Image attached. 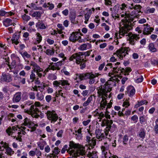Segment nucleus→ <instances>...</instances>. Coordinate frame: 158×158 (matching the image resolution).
Listing matches in <instances>:
<instances>
[{"mask_svg":"<svg viewBox=\"0 0 158 158\" xmlns=\"http://www.w3.org/2000/svg\"><path fill=\"white\" fill-rule=\"evenodd\" d=\"M60 80L55 81L53 82V84L55 87H58L59 86V85H61Z\"/></svg>","mask_w":158,"mask_h":158,"instance_id":"53","label":"nucleus"},{"mask_svg":"<svg viewBox=\"0 0 158 158\" xmlns=\"http://www.w3.org/2000/svg\"><path fill=\"white\" fill-rule=\"evenodd\" d=\"M48 78L52 80H55L57 79V76L55 74H50L48 75Z\"/></svg>","mask_w":158,"mask_h":158,"instance_id":"48","label":"nucleus"},{"mask_svg":"<svg viewBox=\"0 0 158 158\" xmlns=\"http://www.w3.org/2000/svg\"><path fill=\"white\" fill-rule=\"evenodd\" d=\"M45 114L47 118L51 121V123H54L58 119V116L54 110H48Z\"/></svg>","mask_w":158,"mask_h":158,"instance_id":"10","label":"nucleus"},{"mask_svg":"<svg viewBox=\"0 0 158 158\" xmlns=\"http://www.w3.org/2000/svg\"><path fill=\"white\" fill-rule=\"evenodd\" d=\"M95 116H96L98 117V119H99V122L101 121L102 118L105 117V114L103 113L102 112H97L96 113Z\"/></svg>","mask_w":158,"mask_h":158,"instance_id":"39","label":"nucleus"},{"mask_svg":"<svg viewBox=\"0 0 158 158\" xmlns=\"http://www.w3.org/2000/svg\"><path fill=\"white\" fill-rule=\"evenodd\" d=\"M138 117L136 115H135L132 116L131 119L135 123L137 122L138 120Z\"/></svg>","mask_w":158,"mask_h":158,"instance_id":"56","label":"nucleus"},{"mask_svg":"<svg viewBox=\"0 0 158 158\" xmlns=\"http://www.w3.org/2000/svg\"><path fill=\"white\" fill-rule=\"evenodd\" d=\"M92 14V11L91 9H89L88 12L85 15V23H87V22L88 21L90 17V15Z\"/></svg>","mask_w":158,"mask_h":158,"instance_id":"27","label":"nucleus"},{"mask_svg":"<svg viewBox=\"0 0 158 158\" xmlns=\"http://www.w3.org/2000/svg\"><path fill=\"white\" fill-rule=\"evenodd\" d=\"M119 81V80L118 79V78L116 76H114V77H111L110 78V80L107 81L105 84H106V82L108 81H110L111 82V85L112 86V88L113 82L115 83L116 82H118Z\"/></svg>","mask_w":158,"mask_h":158,"instance_id":"28","label":"nucleus"},{"mask_svg":"<svg viewBox=\"0 0 158 158\" xmlns=\"http://www.w3.org/2000/svg\"><path fill=\"white\" fill-rule=\"evenodd\" d=\"M145 132L144 129H143L141 130L139 134V136L143 139L145 137Z\"/></svg>","mask_w":158,"mask_h":158,"instance_id":"43","label":"nucleus"},{"mask_svg":"<svg viewBox=\"0 0 158 158\" xmlns=\"http://www.w3.org/2000/svg\"><path fill=\"white\" fill-rule=\"evenodd\" d=\"M85 52H79L76 53L72 55L69 58V60L70 61H73L75 59V62L77 64L79 65L81 69H83L86 67V63L87 60L85 57L83 58L82 56H85Z\"/></svg>","mask_w":158,"mask_h":158,"instance_id":"4","label":"nucleus"},{"mask_svg":"<svg viewBox=\"0 0 158 158\" xmlns=\"http://www.w3.org/2000/svg\"><path fill=\"white\" fill-rule=\"evenodd\" d=\"M34 123L32 122L30 119L27 118H25L24 120V122L22 124V125L28 126L30 127L34 125Z\"/></svg>","mask_w":158,"mask_h":158,"instance_id":"21","label":"nucleus"},{"mask_svg":"<svg viewBox=\"0 0 158 158\" xmlns=\"http://www.w3.org/2000/svg\"><path fill=\"white\" fill-rule=\"evenodd\" d=\"M43 6L45 8L48 7L49 9L50 10L53 9L54 7V5L53 4L50 3V2L48 3L47 4L45 3H44Z\"/></svg>","mask_w":158,"mask_h":158,"instance_id":"41","label":"nucleus"},{"mask_svg":"<svg viewBox=\"0 0 158 158\" xmlns=\"http://www.w3.org/2000/svg\"><path fill=\"white\" fill-rule=\"evenodd\" d=\"M38 77V76L36 77L35 74L33 73H32L30 76V78L31 79L33 80H35L36 81H38L39 79Z\"/></svg>","mask_w":158,"mask_h":158,"instance_id":"50","label":"nucleus"},{"mask_svg":"<svg viewBox=\"0 0 158 158\" xmlns=\"http://www.w3.org/2000/svg\"><path fill=\"white\" fill-rule=\"evenodd\" d=\"M84 155L87 156L89 158H98L96 153L94 152H89L87 153L85 152V154Z\"/></svg>","mask_w":158,"mask_h":158,"instance_id":"24","label":"nucleus"},{"mask_svg":"<svg viewBox=\"0 0 158 158\" xmlns=\"http://www.w3.org/2000/svg\"><path fill=\"white\" fill-rule=\"evenodd\" d=\"M6 153L10 156H11L14 152L12 149L9 147L6 149Z\"/></svg>","mask_w":158,"mask_h":158,"instance_id":"45","label":"nucleus"},{"mask_svg":"<svg viewBox=\"0 0 158 158\" xmlns=\"http://www.w3.org/2000/svg\"><path fill=\"white\" fill-rule=\"evenodd\" d=\"M12 80V77L11 75L9 73H2L0 79L1 82H9Z\"/></svg>","mask_w":158,"mask_h":158,"instance_id":"12","label":"nucleus"},{"mask_svg":"<svg viewBox=\"0 0 158 158\" xmlns=\"http://www.w3.org/2000/svg\"><path fill=\"white\" fill-rule=\"evenodd\" d=\"M150 4L152 5H153V6H158V0H155L153 1H152L150 3Z\"/></svg>","mask_w":158,"mask_h":158,"instance_id":"61","label":"nucleus"},{"mask_svg":"<svg viewBox=\"0 0 158 158\" xmlns=\"http://www.w3.org/2000/svg\"><path fill=\"white\" fill-rule=\"evenodd\" d=\"M99 140V141H101L105 138V136L103 133H102V134L96 137Z\"/></svg>","mask_w":158,"mask_h":158,"instance_id":"62","label":"nucleus"},{"mask_svg":"<svg viewBox=\"0 0 158 158\" xmlns=\"http://www.w3.org/2000/svg\"><path fill=\"white\" fill-rule=\"evenodd\" d=\"M88 143L89 147L92 148L96 144V139L93 138Z\"/></svg>","mask_w":158,"mask_h":158,"instance_id":"37","label":"nucleus"},{"mask_svg":"<svg viewBox=\"0 0 158 158\" xmlns=\"http://www.w3.org/2000/svg\"><path fill=\"white\" fill-rule=\"evenodd\" d=\"M36 44H40L42 40V36L40 35V34L39 33L37 32L36 34Z\"/></svg>","mask_w":158,"mask_h":158,"instance_id":"33","label":"nucleus"},{"mask_svg":"<svg viewBox=\"0 0 158 158\" xmlns=\"http://www.w3.org/2000/svg\"><path fill=\"white\" fill-rule=\"evenodd\" d=\"M60 152L59 149L58 147H55L54 148V150L53 151V153H54L55 155H58L59 152Z\"/></svg>","mask_w":158,"mask_h":158,"instance_id":"63","label":"nucleus"},{"mask_svg":"<svg viewBox=\"0 0 158 158\" xmlns=\"http://www.w3.org/2000/svg\"><path fill=\"white\" fill-rule=\"evenodd\" d=\"M121 16L122 17H124V18L121 20L123 23V26H120L119 27L118 35L119 38L122 37L121 36H124L125 35L126 36L128 35L129 33L128 32L132 28L131 26V22L133 21L135 17L131 14L128 13L127 12L124 14H121Z\"/></svg>","mask_w":158,"mask_h":158,"instance_id":"1","label":"nucleus"},{"mask_svg":"<svg viewBox=\"0 0 158 158\" xmlns=\"http://www.w3.org/2000/svg\"><path fill=\"white\" fill-rule=\"evenodd\" d=\"M69 150V147L67 145H65L62 148L61 150V153L62 154H64L65 152L66 151L67 152V150Z\"/></svg>","mask_w":158,"mask_h":158,"instance_id":"51","label":"nucleus"},{"mask_svg":"<svg viewBox=\"0 0 158 158\" xmlns=\"http://www.w3.org/2000/svg\"><path fill=\"white\" fill-rule=\"evenodd\" d=\"M113 123V121L112 120H109L104 118L103 119L102 122L101 126L103 127L106 126V127L105 129V134L106 136H107L109 131H111L113 128H114V130L116 129L115 126L114 124L113 125L112 127L111 128V125Z\"/></svg>","mask_w":158,"mask_h":158,"instance_id":"7","label":"nucleus"},{"mask_svg":"<svg viewBox=\"0 0 158 158\" xmlns=\"http://www.w3.org/2000/svg\"><path fill=\"white\" fill-rule=\"evenodd\" d=\"M76 14L75 13H70V14L69 17V19L71 23L73 24H76L78 22V21H76Z\"/></svg>","mask_w":158,"mask_h":158,"instance_id":"22","label":"nucleus"},{"mask_svg":"<svg viewBox=\"0 0 158 158\" xmlns=\"http://www.w3.org/2000/svg\"><path fill=\"white\" fill-rule=\"evenodd\" d=\"M130 51V49L129 47H122L119 50H117L114 55H116L119 59H123L126 55L128 54V52Z\"/></svg>","mask_w":158,"mask_h":158,"instance_id":"9","label":"nucleus"},{"mask_svg":"<svg viewBox=\"0 0 158 158\" xmlns=\"http://www.w3.org/2000/svg\"><path fill=\"white\" fill-rule=\"evenodd\" d=\"M3 25L6 27H7L12 23V20L10 19L7 18L3 21Z\"/></svg>","mask_w":158,"mask_h":158,"instance_id":"30","label":"nucleus"},{"mask_svg":"<svg viewBox=\"0 0 158 158\" xmlns=\"http://www.w3.org/2000/svg\"><path fill=\"white\" fill-rule=\"evenodd\" d=\"M25 129V127H23L22 126H21L20 127H18V125H16L15 126H12V127H9L6 130V131L8 135H11V137L14 139L15 138L16 139V136H12L13 133H15L18 129H21L22 131H23V130H24Z\"/></svg>","mask_w":158,"mask_h":158,"instance_id":"11","label":"nucleus"},{"mask_svg":"<svg viewBox=\"0 0 158 158\" xmlns=\"http://www.w3.org/2000/svg\"><path fill=\"white\" fill-rule=\"evenodd\" d=\"M109 145L107 142H105L103 145L101 147V149L102 152V155L104 158H118V157L114 155L112 156L111 153L109 151Z\"/></svg>","mask_w":158,"mask_h":158,"instance_id":"8","label":"nucleus"},{"mask_svg":"<svg viewBox=\"0 0 158 158\" xmlns=\"http://www.w3.org/2000/svg\"><path fill=\"white\" fill-rule=\"evenodd\" d=\"M36 97L37 99L39 101H41L44 98V95L42 92H37Z\"/></svg>","mask_w":158,"mask_h":158,"instance_id":"38","label":"nucleus"},{"mask_svg":"<svg viewBox=\"0 0 158 158\" xmlns=\"http://www.w3.org/2000/svg\"><path fill=\"white\" fill-rule=\"evenodd\" d=\"M62 91V90H60L58 91V92H56V97H58L59 96H61L63 98H65L66 97V94H64L63 93L61 92Z\"/></svg>","mask_w":158,"mask_h":158,"instance_id":"42","label":"nucleus"},{"mask_svg":"<svg viewBox=\"0 0 158 158\" xmlns=\"http://www.w3.org/2000/svg\"><path fill=\"white\" fill-rule=\"evenodd\" d=\"M61 85L62 86H64L65 85H69L70 84L68 82V81L66 80H60Z\"/></svg>","mask_w":158,"mask_h":158,"instance_id":"49","label":"nucleus"},{"mask_svg":"<svg viewBox=\"0 0 158 158\" xmlns=\"http://www.w3.org/2000/svg\"><path fill=\"white\" fill-rule=\"evenodd\" d=\"M143 26L144 27L143 31V33L145 35L150 34L154 30V28L151 27L148 24H147L145 25H143Z\"/></svg>","mask_w":158,"mask_h":158,"instance_id":"15","label":"nucleus"},{"mask_svg":"<svg viewBox=\"0 0 158 158\" xmlns=\"http://www.w3.org/2000/svg\"><path fill=\"white\" fill-rule=\"evenodd\" d=\"M77 35H76L72 33L70 34V36L69 37V40L70 41L75 43L77 41Z\"/></svg>","mask_w":158,"mask_h":158,"instance_id":"25","label":"nucleus"},{"mask_svg":"<svg viewBox=\"0 0 158 158\" xmlns=\"http://www.w3.org/2000/svg\"><path fill=\"white\" fill-rule=\"evenodd\" d=\"M148 103V102L146 100L141 101L139 102H138V103L135 104V108H138L140 106L144 104H147Z\"/></svg>","mask_w":158,"mask_h":158,"instance_id":"40","label":"nucleus"},{"mask_svg":"<svg viewBox=\"0 0 158 158\" xmlns=\"http://www.w3.org/2000/svg\"><path fill=\"white\" fill-rule=\"evenodd\" d=\"M20 37V32H15L13 35L11 41L13 44L17 45L19 43V39Z\"/></svg>","mask_w":158,"mask_h":158,"instance_id":"14","label":"nucleus"},{"mask_svg":"<svg viewBox=\"0 0 158 158\" xmlns=\"http://www.w3.org/2000/svg\"><path fill=\"white\" fill-rule=\"evenodd\" d=\"M90 73H81L79 74H76L77 76L78 75V77L81 81L86 80L89 78V77L90 74Z\"/></svg>","mask_w":158,"mask_h":158,"instance_id":"20","label":"nucleus"},{"mask_svg":"<svg viewBox=\"0 0 158 158\" xmlns=\"http://www.w3.org/2000/svg\"><path fill=\"white\" fill-rule=\"evenodd\" d=\"M156 125L153 128V131L156 134H158V118L157 119L155 122Z\"/></svg>","mask_w":158,"mask_h":158,"instance_id":"46","label":"nucleus"},{"mask_svg":"<svg viewBox=\"0 0 158 158\" xmlns=\"http://www.w3.org/2000/svg\"><path fill=\"white\" fill-rule=\"evenodd\" d=\"M22 93L21 92L16 93L14 96L12 101L14 103H17L19 102L21 99Z\"/></svg>","mask_w":158,"mask_h":158,"instance_id":"19","label":"nucleus"},{"mask_svg":"<svg viewBox=\"0 0 158 158\" xmlns=\"http://www.w3.org/2000/svg\"><path fill=\"white\" fill-rule=\"evenodd\" d=\"M7 14V12L5 11L4 10H0V16H3L6 15V16Z\"/></svg>","mask_w":158,"mask_h":158,"instance_id":"64","label":"nucleus"},{"mask_svg":"<svg viewBox=\"0 0 158 158\" xmlns=\"http://www.w3.org/2000/svg\"><path fill=\"white\" fill-rule=\"evenodd\" d=\"M45 52L48 55L51 56L54 54V49L51 50L48 49Z\"/></svg>","mask_w":158,"mask_h":158,"instance_id":"47","label":"nucleus"},{"mask_svg":"<svg viewBox=\"0 0 158 158\" xmlns=\"http://www.w3.org/2000/svg\"><path fill=\"white\" fill-rule=\"evenodd\" d=\"M107 104V102H101L100 103V108L101 109L103 110L105 108Z\"/></svg>","mask_w":158,"mask_h":158,"instance_id":"55","label":"nucleus"},{"mask_svg":"<svg viewBox=\"0 0 158 158\" xmlns=\"http://www.w3.org/2000/svg\"><path fill=\"white\" fill-rule=\"evenodd\" d=\"M132 69L130 67H126L125 69L123 68L122 70V74H123L125 75H129V73L131 72Z\"/></svg>","mask_w":158,"mask_h":158,"instance_id":"29","label":"nucleus"},{"mask_svg":"<svg viewBox=\"0 0 158 158\" xmlns=\"http://www.w3.org/2000/svg\"><path fill=\"white\" fill-rule=\"evenodd\" d=\"M0 144L2 146H0V149L1 150H3L4 149H6L9 147V144L6 142H4L3 141H2Z\"/></svg>","mask_w":158,"mask_h":158,"instance_id":"32","label":"nucleus"},{"mask_svg":"<svg viewBox=\"0 0 158 158\" xmlns=\"http://www.w3.org/2000/svg\"><path fill=\"white\" fill-rule=\"evenodd\" d=\"M20 54H21L24 60L29 59L31 57V55L28 54L27 52H24L23 53L20 52Z\"/></svg>","mask_w":158,"mask_h":158,"instance_id":"34","label":"nucleus"},{"mask_svg":"<svg viewBox=\"0 0 158 158\" xmlns=\"http://www.w3.org/2000/svg\"><path fill=\"white\" fill-rule=\"evenodd\" d=\"M135 90L134 87L132 86H129L127 88V91L125 92V94H128L130 97H132L135 94Z\"/></svg>","mask_w":158,"mask_h":158,"instance_id":"16","label":"nucleus"},{"mask_svg":"<svg viewBox=\"0 0 158 158\" xmlns=\"http://www.w3.org/2000/svg\"><path fill=\"white\" fill-rule=\"evenodd\" d=\"M85 148H80V145L78 143H76L72 141L69 142V150L67 152L70 156H73L75 157L83 156L85 153Z\"/></svg>","mask_w":158,"mask_h":158,"instance_id":"2","label":"nucleus"},{"mask_svg":"<svg viewBox=\"0 0 158 158\" xmlns=\"http://www.w3.org/2000/svg\"><path fill=\"white\" fill-rule=\"evenodd\" d=\"M41 13L40 11H35L34 12L32 15H31L30 14V15H31V16L34 17H35L37 19H38L40 18L41 16Z\"/></svg>","mask_w":158,"mask_h":158,"instance_id":"36","label":"nucleus"},{"mask_svg":"<svg viewBox=\"0 0 158 158\" xmlns=\"http://www.w3.org/2000/svg\"><path fill=\"white\" fill-rule=\"evenodd\" d=\"M35 154L38 156L37 158H40L39 156H41V152L37 148H36L35 150Z\"/></svg>","mask_w":158,"mask_h":158,"instance_id":"54","label":"nucleus"},{"mask_svg":"<svg viewBox=\"0 0 158 158\" xmlns=\"http://www.w3.org/2000/svg\"><path fill=\"white\" fill-rule=\"evenodd\" d=\"M87 48V45L85 44H82L80 47L79 49L80 50L83 51L86 50Z\"/></svg>","mask_w":158,"mask_h":158,"instance_id":"60","label":"nucleus"},{"mask_svg":"<svg viewBox=\"0 0 158 158\" xmlns=\"http://www.w3.org/2000/svg\"><path fill=\"white\" fill-rule=\"evenodd\" d=\"M139 35L135 34H132L131 36H129V41L130 44L134 45L135 44L136 41L138 40L140 38Z\"/></svg>","mask_w":158,"mask_h":158,"instance_id":"18","label":"nucleus"},{"mask_svg":"<svg viewBox=\"0 0 158 158\" xmlns=\"http://www.w3.org/2000/svg\"><path fill=\"white\" fill-rule=\"evenodd\" d=\"M63 61H60L56 63H55V65L57 68V70H60V68L59 67L61 66L62 65L64 64Z\"/></svg>","mask_w":158,"mask_h":158,"instance_id":"44","label":"nucleus"},{"mask_svg":"<svg viewBox=\"0 0 158 158\" xmlns=\"http://www.w3.org/2000/svg\"><path fill=\"white\" fill-rule=\"evenodd\" d=\"M38 126L37 124H34L33 126L29 127L31 128V132L34 131L36 130V127Z\"/></svg>","mask_w":158,"mask_h":158,"instance_id":"59","label":"nucleus"},{"mask_svg":"<svg viewBox=\"0 0 158 158\" xmlns=\"http://www.w3.org/2000/svg\"><path fill=\"white\" fill-rule=\"evenodd\" d=\"M40 141L37 143V145L41 150H43L44 149V146L46 145L47 143L46 142L44 141L42 138H40Z\"/></svg>","mask_w":158,"mask_h":158,"instance_id":"23","label":"nucleus"},{"mask_svg":"<svg viewBox=\"0 0 158 158\" xmlns=\"http://www.w3.org/2000/svg\"><path fill=\"white\" fill-rule=\"evenodd\" d=\"M143 79V77L141 75L139 76V77L135 81V82L137 83H140L142 82Z\"/></svg>","mask_w":158,"mask_h":158,"instance_id":"58","label":"nucleus"},{"mask_svg":"<svg viewBox=\"0 0 158 158\" xmlns=\"http://www.w3.org/2000/svg\"><path fill=\"white\" fill-rule=\"evenodd\" d=\"M35 105H33L31 106L29 110H24V112L29 114H31L33 118H37L40 117L39 114L40 112L38 108L36 106H39L40 105V103L38 102H35Z\"/></svg>","mask_w":158,"mask_h":158,"instance_id":"5","label":"nucleus"},{"mask_svg":"<svg viewBox=\"0 0 158 158\" xmlns=\"http://www.w3.org/2000/svg\"><path fill=\"white\" fill-rule=\"evenodd\" d=\"M22 17L23 20L26 21H28L31 19L30 17L28 15H26V14H24L22 15Z\"/></svg>","mask_w":158,"mask_h":158,"instance_id":"52","label":"nucleus"},{"mask_svg":"<svg viewBox=\"0 0 158 158\" xmlns=\"http://www.w3.org/2000/svg\"><path fill=\"white\" fill-rule=\"evenodd\" d=\"M89 77L88 79H89V83L90 85L93 84L95 82V79L94 76V74H93L92 72H91L90 74Z\"/></svg>","mask_w":158,"mask_h":158,"instance_id":"31","label":"nucleus"},{"mask_svg":"<svg viewBox=\"0 0 158 158\" xmlns=\"http://www.w3.org/2000/svg\"><path fill=\"white\" fill-rule=\"evenodd\" d=\"M110 83V81H108L104 85H101L97 88L98 96L102 98L101 102H107L106 97L107 98L108 96L107 93L112 90Z\"/></svg>","mask_w":158,"mask_h":158,"instance_id":"3","label":"nucleus"},{"mask_svg":"<svg viewBox=\"0 0 158 158\" xmlns=\"http://www.w3.org/2000/svg\"><path fill=\"white\" fill-rule=\"evenodd\" d=\"M72 33L74 34L75 35H76L78 36V35L79 33L81 35H83V34L81 32V30L79 29L77 30L76 31L73 32Z\"/></svg>","mask_w":158,"mask_h":158,"instance_id":"57","label":"nucleus"},{"mask_svg":"<svg viewBox=\"0 0 158 158\" xmlns=\"http://www.w3.org/2000/svg\"><path fill=\"white\" fill-rule=\"evenodd\" d=\"M148 49L150 51L152 52H155L157 51V49L155 47V45L153 43H150L148 46Z\"/></svg>","mask_w":158,"mask_h":158,"instance_id":"26","label":"nucleus"},{"mask_svg":"<svg viewBox=\"0 0 158 158\" xmlns=\"http://www.w3.org/2000/svg\"><path fill=\"white\" fill-rule=\"evenodd\" d=\"M37 30L45 29L47 27V25H45L43 20H39L35 25Z\"/></svg>","mask_w":158,"mask_h":158,"instance_id":"17","label":"nucleus"},{"mask_svg":"<svg viewBox=\"0 0 158 158\" xmlns=\"http://www.w3.org/2000/svg\"><path fill=\"white\" fill-rule=\"evenodd\" d=\"M106 66H109L111 69L112 68V71L113 73L117 74L118 75L122 74L123 68L121 67H118V66L113 67L112 64L110 63H108L106 65Z\"/></svg>","mask_w":158,"mask_h":158,"instance_id":"13","label":"nucleus"},{"mask_svg":"<svg viewBox=\"0 0 158 158\" xmlns=\"http://www.w3.org/2000/svg\"><path fill=\"white\" fill-rule=\"evenodd\" d=\"M30 64L31 66H32V69L34 71L36 72L38 77L40 78L42 76H44L46 74V73L48 72L49 70H50L48 66V68L43 71L42 69L40 68L36 63L33 61H31Z\"/></svg>","mask_w":158,"mask_h":158,"instance_id":"6","label":"nucleus"},{"mask_svg":"<svg viewBox=\"0 0 158 158\" xmlns=\"http://www.w3.org/2000/svg\"><path fill=\"white\" fill-rule=\"evenodd\" d=\"M129 140V137L127 135H125L123 137L122 143L124 146H126L128 144Z\"/></svg>","mask_w":158,"mask_h":158,"instance_id":"35","label":"nucleus"}]
</instances>
